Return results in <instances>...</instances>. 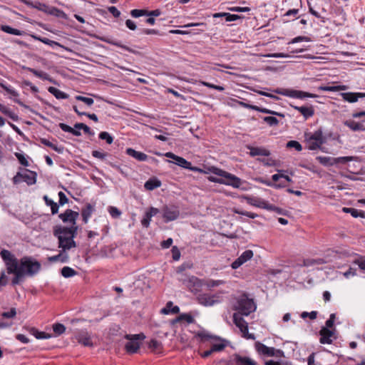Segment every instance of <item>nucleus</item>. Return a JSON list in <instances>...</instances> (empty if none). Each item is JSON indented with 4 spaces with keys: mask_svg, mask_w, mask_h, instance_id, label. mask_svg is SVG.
<instances>
[{
    "mask_svg": "<svg viewBox=\"0 0 365 365\" xmlns=\"http://www.w3.org/2000/svg\"><path fill=\"white\" fill-rule=\"evenodd\" d=\"M78 226L65 227L61 225L56 226L53 228V235L58 238V247L63 250H69L76 247L74 238L77 235Z\"/></svg>",
    "mask_w": 365,
    "mask_h": 365,
    "instance_id": "f257e3e1",
    "label": "nucleus"
},
{
    "mask_svg": "<svg viewBox=\"0 0 365 365\" xmlns=\"http://www.w3.org/2000/svg\"><path fill=\"white\" fill-rule=\"evenodd\" d=\"M1 257L6 263L7 267V272L14 275L12 279V284H19L23 277V259H18L6 250H3L1 253Z\"/></svg>",
    "mask_w": 365,
    "mask_h": 365,
    "instance_id": "f03ea898",
    "label": "nucleus"
},
{
    "mask_svg": "<svg viewBox=\"0 0 365 365\" xmlns=\"http://www.w3.org/2000/svg\"><path fill=\"white\" fill-rule=\"evenodd\" d=\"M210 171L215 175L222 177L223 185H230L235 188H241L242 190H245V188L242 187L244 182L238 177L215 167H212L210 169Z\"/></svg>",
    "mask_w": 365,
    "mask_h": 365,
    "instance_id": "7ed1b4c3",
    "label": "nucleus"
},
{
    "mask_svg": "<svg viewBox=\"0 0 365 365\" xmlns=\"http://www.w3.org/2000/svg\"><path fill=\"white\" fill-rule=\"evenodd\" d=\"M304 137L308 148L311 150L320 148L322 145L326 142V138L323 135L322 129H319L314 133H306Z\"/></svg>",
    "mask_w": 365,
    "mask_h": 365,
    "instance_id": "20e7f679",
    "label": "nucleus"
},
{
    "mask_svg": "<svg viewBox=\"0 0 365 365\" xmlns=\"http://www.w3.org/2000/svg\"><path fill=\"white\" fill-rule=\"evenodd\" d=\"M235 309L238 311L239 314L248 316L256 309L254 301L249 299L246 294L241 295L237 302Z\"/></svg>",
    "mask_w": 365,
    "mask_h": 365,
    "instance_id": "39448f33",
    "label": "nucleus"
},
{
    "mask_svg": "<svg viewBox=\"0 0 365 365\" xmlns=\"http://www.w3.org/2000/svg\"><path fill=\"white\" fill-rule=\"evenodd\" d=\"M125 338L128 339V341L125 345L126 351L129 354H134L137 352L140 348L139 340H143L145 336L143 334H138L126 335Z\"/></svg>",
    "mask_w": 365,
    "mask_h": 365,
    "instance_id": "423d86ee",
    "label": "nucleus"
},
{
    "mask_svg": "<svg viewBox=\"0 0 365 365\" xmlns=\"http://www.w3.org/2000/svg\"><path fill=\"white\" fill-rule=\"evenodd\" d=\"M274 92L277 94H280L285 96H289L295 98H316L317 96L315 94H312L310 93L297 91L292 89H284V88H277L274 90Z\"/></svg>",
    "mask_w": 365,
    "mask_h": 365,
    "instance_id": "0eeeda50",
    "label": "nucleus"
},
{
    "mask_svg": "<svg viewBox=\"0 0 365 365\" xmlns=\"http://www.w3.org/2000/svg\"><path fill=\"white\" fill-rule=\"evenodd\" d=\"M255 348L257 352L264 356L282 357L284 355L282 350L269 347L259 341L255 343Z\"/></svg>",
    "mask_w": 365,
    "mask_h": 365,
    "instance_id": "6e6552de",
    "label": "nucleus"
},
{
    "mask_svg": "<svg viewBox=\"0 0 365 365\" xmlns=\"http://www.w3.org/2000/svg\"><path fill=\"white\" fill-rule=\"evenodd\" d=\"M233 320L235 325L240 329L242 334V336L246 339H255L254 334H249L248 324L247 322L241 317V314L235 313L233 314Z\"/></svg>",
    "mask_w": 365,
    "mask_h": 365,
    "instance_id": "1a4fd4ad",
    "label": "nucleus"
},
{
    "mask_svg": "<svg viewBox=\"0 0 365 365\" xmlns=\"http://www.w3.org/2000/svg\"><path fill=\"white\" fill-rule=\"evenodd\" d=\"M317 160L323 165L329 166L337 163H346L354 160V157L345 156L339 158H331L327 156H318Z\"/></svg>",
    "mask_w": 365,
    "mask_h": 365,
    "instance_id": "9d476101",
    "label": "nucleus"
},
{
    "mask_svg": "<svg viewBox=\"0 0 365 365\" xmlns=\"http://www.w3.org/2000/svg\"><path fill=\"white\" fill-rule=\"evenodd\" d=\"M41 264L29 257H24V276L33 277L38 272Z\"/></svg>",
    "mask_w": 365,
    "mask_h": 365,
    "instance_id": "9b49d317",
    "label": "nucleus"
},
{
    "mask_svg": "<svg viewBox=\"0 0 365 365\" xmlns=\"http://www.w3.org/2000/svg\"><path fill=\"white\" fill-rule=\"evenodd\" d=\"M167 158H171L175 160V163L182 168H187L192 171H197L202 173V170L197 167H192L190 162H188L185 158L178 156L173 153L168 152L165 154Z\"/></svg>",
    "mask_w": 365,
    "mask_h": 365,
    "instance_id": "f8f14e48",
    "label": "nucleus"
},
{
    "mask_svg": "<svg viewBox=\"0 0 365 365\" xmlns=\"http://www.w3.org/2000/svg\"><path fill=\"white\" fill-rule=\"evenodd\" d=\"M163 217L165 222L177 220L180 216V210L175 205H166L162 209Z\"/></svg>",
    "mask_w": 365,
    "mask_h": 365,
    "instance_id": "ddd939ff",
    "label": "nucleus"
},
{
    "mask_svg": "<svg viewBox=\"0 0 365 365\" xmlns=\"http://www.w3.org/2000/svg\"><path fill=\"white\" fill-rule=\"evenodd\" d=\"M247 202L248 204L259 207L266 209L267 210H276L279 211V209L276 207L275 206L272 205L268 204L265 200L258 198V197H245Z\"/></svg>",
    "mask_w": 365,
    "mask_h": 365,
    "instance_id": "4468645a",
    "label": "nucleus"
},
{
    "mask_svg": "<svg viewBox=\"0 0 365 365\" xmlns=\"http://www.w3.org/2000/svg\"><path fill=\"white\" fill-rule=\"evenodd\" d=\"M79 214L78 212L68 209L63 213L60 214L58 217L63 221V222L71 225L70 227H73L77 226L76 220Z\"/></svg>",
    "mask_w": 365,
    "mask_h": 365,
    "instance_id": "2eb2a0df",
    "label": "nucleus"
},
{
    "mask_svg": "<svg viewBox=\"0 0 365 365\" xmlns=\"http://www.w3.org/2000/svg\"><path fill=\"white\" fill-rule=\"evenodd\" d=\"M186 286L192 292H198L200 291L202 286H204V280H201L196 277L191 276L188 277L187 281L183 280Z\"/></svg>",
    "mask_w": 365,
    "mask_h": 365,
    "instance_id": "dca6fc26",
    "label": "nucleus"
},
{
    "mask_svg": "<svg viewBox=\"0 0 365 365\" xmlns=\"http://www.w3.org/2000/svg\"><path fill=\"white\" fill-rule=\"evenodd\" d=\"M75 338L78 343L86 346H92L91 335L86 330H81L74 333Z\"/></svg>",
    "mask_w": 365,
    "mask_h": 365,
    "instance_id": "f3484780",
    "label": "nucleus"
},
{
    "mask_svg": "<svg viewBox=\"0 0 365 365\" xmlns=\"http://www.w3.org/2000/svg\"><path fill=\"white\" fill-rule=\"evenodd\" d=\"M253 257V252L250 250H245L242 254L232 263V268L235 269L242 264L250 260Z\"/></svg>",
    "mask_w": 365,
    "mask_h": 365,
    "instance_id": "a211bd4d",
    "label": "nucleus"
},
{
    "mask_svg": "<svg viewBox=\"0 0 365 365\" xmlns=\"http://www.w3.org/2000/svg\"><path fill=\"white\" fill-rule=\"evenodd\" d=\"M198 302L205 307H211L216 304H219V300L212 299L210 294H202L197 297Z\"/></svg>",
    "mask_w": 365,
    "mask_h": 365,
    "instance_id": "6ab92c4d",
    "label": "nucleus"
},
{
    "mask_svg": "<svg viewBox=\"0 0 365 365\" xmlns=\"http://www.w3.org/2000/svg\"><path fill=\"white\" fill-rule=\"evenodd\" d=\"M159 212L158 208L150 207L148 210H147L145 213L143 218L141 220V224L145 227H148L150 225V222L153 216L156 215Z\"/></svg>",
    "mask_w": 365,
    "mask_h": 365,
    "instance_id": "aec40b11",
    "label": "nucleus"
},
{
    "mask_svg": "<svg viewBox=\"0 0 365 365\" xmlns=\"http://www.w3.org/2000/svg\"><path fill=\"white\" fill-rule=\"evenodd\" d=\"M319 334L321 336L319 340L321 344H331L332 340L331 339V337L334 334V332L331 330L329 329L327 327H322V329L319 331Z\"/></svg>",
    "mask_w": 365,
    "mask_h": 365,
    "instance_id": "412c9836",
    "label": "nucleus"
},
{
    "mask_svg": "<svg viewBox=\"0 0 365 365\" xmlns=\"http://www.w3.org/2000/svg\"><path fill=\"white\" fill-rule=\"evenodd\" d=\"M342 98L349 103H355L356 102L359 98H364L365 93H341Z\"/></svg>",
    "mask_w": 365,
    "mask_h": 365,
    "instance_id": "4be33fe9",
    "label": "nucleus"
},
{
    "mask_svg": "<svg viewBox=\"0 0 365 365\" xmlns=\"http://www.w3.org/2000/svg\"><path fill=\"white\" fill-rule=\"evenodd\" d=\"M292 107L298 110L305 119L312 117L314 114V110L312 106H292Z\"/></svg>",
    "mask_w": 365,
    "mask_h": 365,
    "instance_id": "5701e85b",
    "label": "nucleus"
},
{
    "mask_svg": "<svg viewBox=\"0 0 365 365\" xmlns=\"http://www.w3.org/2000/svg\"><path fill=\"white\" fill-rule=\"evenodd\" d=\"M67 250H63V249H61L59 254L49 257L48 258V260L51 262H61L62 263H66L68 262L69 257L68 255L66 253Z\"/></svg>",
    "mask_w": 365,
    "mask_h": 365,
    "instance_id": "b1692460",
    "label": "nucleus"
},
{
    "mask_svg": "<svg viewBox=\"0 0 365 365\" xmlns=\"http://www.w3.org/2000/svg\"><path fill=\"white\" fill-rule=\"evenodd\" d=\"M126 154L129 156L134 158L138 161H145L148 159V155L142 152L136 151L133 148H127L125 151Z\"/></svg>",
    "mask_w": 365,
    "mask_h": 365,
    "instance_id": "393cba45",
    "label": "nucleus"
},
{
    "mask_svg": "<svg viewBox=\"0 0 365 365\" xmlns=\"http://www.w3.org/2000/svg\"><path fill=\"white\" fill-rule=\"evenodd\" d=\"M37 173L34 171L24 169V182L29 185H34L36 182Z\"/></svg>",
    "mask_w": 365,
    "mask_h": 365,
    "instance_id": "a878e982",
    "label": "nucleus"
},
{
    "mask_svg": "<svg viewBox=\"0 0 365 365\" xmlns=\"http://www.w3.org/2000/svg\"><path fill=\"white\" fill-rule=\"evenodd\" d=\"M95 210L94 205H92L90 203L86 204V207L81 210V215L83 217V220L85 223L88 222L89 218L91 217L92 213Z\"/></svg>",
    "mask_w": 365,
    "mask_h": 365,
    "instance_id": "bb28decb",
    "label": "nucleus"
},
{
    "mask_svg": "<svg viewBox=\"0 0 365 365\" xmlns=\"http://www.w3.org/2000/svg\"><path fill=\"white\" fill-rule=\"evenodd\" d=\"M248 149L250 150V155L251 156H269L270 155V152L263 148L259 147H248Z\"/></svg>",
    "mask_w": 365,
    "mask_h": 365,
    "instance_id": "cd10ccee",
    "label": "nucleus"
},
{
    "mask_svg": "<svg viewBox=\"0 0 365 365\" xmlns=\"http://www.w3.org/2000/svg\"><path fill=\"white\" fill-rule=\"evenodd\" d=\"M29 333L34 336L36 339H50L51 337V335L50 334H47L43 331H39L38 330L34 329V328H27L26 329Z\"/></svg>",
    "mask_w": 365,
    "mask_h": 365,
    "instance_id": "c85d7f7f",
    "label": "nucleus"
},
{
    "mask_svg": "<svg viewBox=\"0 0 365 365\" xmlns=\"http://www.w3.org/2000/svg\"><path fill=\"white\" fill-rule=\"evenodd\" d=\"M250 109H252V110H257V111H259V112H261L263 113L278 115V116H280L282 118L284 116V114H282V113H278V112H276V111H274V110H269V109H267L265 108H260L257 106L250 105Z\"/></svg>",
    "mask_w": 365,
    "mask_h": 365,
    "instance_id": "c756f323",
    "label": "nucleus"
},
{
    "mask_svg": "<svg viewBox=\"0 0 365 365\" xmlns=\"http://www.w3.org/2000/svg\"><path fill=\"white\" fill-rule=\"evenodd\" d=\"M161 182L155 178L149 179L145 182L144 187L148 190H153L160 187Z\"/></svg>",
    "mask_w": 365,
    "mask_h": 365,
    "instance_id": "7c9ffc66",
    "label": "nucleus"
},
{
    "mask_svg": "<svg viewBox=\"0 0 365 365\" xmlns=\"http://www.w3.org/2000/svg\"><path fill=\"white\" fill-rule=\"evenodd\" d=\"M344 123L354 131L365 130V128L362 124L354 120H346Z\"/></svg>",
    "mask_w": 365,
    "mask_h": 365,
    "instance_id": "2f4dec72",
    "label": "nucleus"
},
{
    "mask_svg": "<svg viewBox=\"0 0 365 365\" xmlns=\"http://www.w3.org/2000/svg\"><path fill=\"white\" fill-rule=\"evenodd\" d=\"M48 91L49 93L53 94L57 99H66L68 97V96L66 93L60 91L59 89L55 87L50 86L48 88Z\"/></svg>",
    "mask_w": 365,
    "mask_h": 365,
    "instance_id": "473e14b6",
    "label": "nucleus"
},
{
    "mask_svg": "<svg viewBox=\"0 0 365 365\" xmlns=\"http://www.w3.org/2000/svg\"><path fill=\"white\" fill-rule=\"evenodd\" d=\"M237 365H257V363L252 359L246 356H237L236 357Z\"/></svg>",
    "mask_w": 365,
    "mask_h": 365,
    "instance_id": "72a5a7b5",
    "label": "nucleus"
},
{
    "mask_svg": "<svg viewBox=\"0 0 365 365\" xmlns=\"http://www.w3.org/2000/svg\"><path fill=\"white\" fill-rule=\"evenodd\" d=\"M225 284V281L217 279H207L204 280V286H205L208 289H211L213 287L220 286Z\"/></svg>",
    "mask_w": 365,
    "mask_h": 365,
    "instance_id": "f704fd0d",
    "label": "nucleus"
},
{
    "mask_svg": "<svg viewBox=\"0 0 365 365\" xmlns=\"http://www.w3.org/2000/svg\"><path fill=\"white\" fill-rule=\"evenodd\" d=\"M41 143L43 145L52 148L53 150H54L55 151H56L58 153H62L63 152V150H64L63 147L58 146L57 145L53 143L52 142L49 141L47 139H45V138L41 139Z\"/></svg>",
    "mask_w": 365,
    "mask_h": 365,
    "instance_id": "c9c22d12",
    "label": "nucleus"
},
{
    "mask_svg": "<svg viewBox=\"0 0 365 365\" xmlns=\"http://www.w3.org/2000/svg\"><path fill=\"white\" fill-rule=\"evenodd\" d=\"M343 211L346 213H350L354 217H364V216H365L364 212L359 211L358 210L354 209V208L344 207Z\"/></svg>",
    "mask_w": 365,
    "mask_h": 365,
    "instance_id": "e433bc0d",
    "label": "nucleus"
},
{
    "mask_svg": "<svg viewBox=\"0 0 365 365\" xmlns=\"http://www.w3.org/2000/svg\"><path fill=\"white\" fill-rule=\"evenodd\" d=\"M346 88L345 86H320L319 90L324 91H339L345 90Z\"/></svg>",
    "mask_w": 365,
    "mask_h": 365,
    "instance_id": "4c0bfd02",
    "label": "nucleus"
},
{
    "mask_svg": "<svg viewBox=\"0 0 365 365\" xmlns=\"http://www.w3.org/2000/svg\"><path fill=\"white\" fill-rule=\"evenodd\" d=\"M76 273L77 272L73 269L69 267H64L61 269V274L66 278L73 277L76 275Z\"/></svg>",
    "mask_w": 365,
    "mask_h": 365,
    "instance_id": "58836bf2",
    "label": "nucleus"
},
{
    "mask_svg": "<svg viewBox=\"0 0 365 365\" xmlns=\"http://www.w3.org/2000/svg\"><path fill=\"white\" fill-rule=\"evenodd\" d=\"M75 128L83 129L85 133L88 134L90 135H93L94 132L91 130V128L83 123H77L75 124Z\"/></svg>",
    "mask_w": 365,
    "mask_h": 365,
    "instance_id": "ea45409f",
    "label": "nucleus"
},
{
    "mask_svg": "<svg viewBox=\"0 0 365 365\" xmlns=\"http://www.w3.org/2000/svg\"><path fill=\"white\" fill-rule=\"evenodd\" d=\"M45 11L58 17H61L65 15V14L62 11L54 7L48 8L47 6V9L45 10Z\"/></svg>",
    "mask_w": 365,
    "mask_h": 365,
    "instance_id": "a19ab883",
    "label": "nucleus"
},
{
    "mask_svg": "<svg viewBox=\"0 0 365 365\" xmlns=\"http://www.w3.org/2000/svg\"><path fill=\"white\" fill-rule=\"evenodd\" d=\"M24 4H27L29 6H31L32 7L36 8V9H38L40 11H45V10L47 9V6L45 4H41L38 1H36L34 4H33V3L30 2V1L24 0Z\"/></svg>",
    "mask_w": 365,
    "mask_h": 365,
    "instance_id": "79ce46f5",
    "label": "nucleus"
},
{
    "mask_svg": "<svg viewBox=\"0 0 365 365\" xmlns=\"http://www.w3.org/2000/svg\"><path fill=\"white\" fill-rule=\"evenodd\" d=\"M53 330L57 335H61L65 332L66 327L62 324L56 323L53 325Z\"/></svg>",
    "mask_w": 365,
    "mask_h": 365,
    "instance_id": "37998d69",
    "label": "nucleus"
},
{
    "mask_svg": "<svg viewBox=\"0 0 365 365\" xmlns=\"http://www.w3.org/2000/svg\"><path fill=\"white\" fill-rule=\"evenodd\" d=\"M263 120L266 122L269 126H275L279 123V120L274 116H266L263 118Z\"/></svg>",
    "mask_w": 365,
    "mask_h": 365,
    "instance_id": "c03bdc74",
    "label": "nucleus"
},
{
    "mask_svg": "<svg viewBox=\"0 0 365 365\" xmlns=\"http://www.w3.org/2000/svg\"><path fill=\"white\" fill-rule=\"evenodd\" d=\"M178 319L185 321L187 324H192L195 322V319L190 314H181L178 316Z\"/></svg>",
    "mask_w": 365,
    "mask_h": 365,
    "instance_id": "a18cd8bd",
    "label": "nucleus"
},
{
    "mask_svg": "<svg viewBox=\"0 0 365 365\" xmlns=\"http://www.w3.org/2000/svg\"><path fill=\"white\" fill-rule=\"evenodd\" d=\"M148 11L145 9H133L130 14L134 18H138L142 16H147Z\"/></svg>",
    "mask_w": 365,
    "mask_h": 365,
    "instance_id": "49530a36",
    "label": "nucleus"
},
{
    "mask_svg": "<svg viewBox=\"0 0 365 365\" xmlns=\"http://www.w3.org/2000/svg\"><path fill=\"white\" fill-rule=\"evenodd\" d=\"M1 29L4 32L10 34H14V35H21V33L19 30L11 28L9 26H2Z\"/></svg>",
    "mask_w": 365,
    "mask_h": 365,
    "instance_id": "de8ad7c7",
    "label": "nucleus"
},
{
    "mask_svg": "<svg viewBox=\"0 0 365 365\" xmlns=\"http://www.w3.org/2000/svg\"><path fill=\"white\" fill-rule=\"evenodd\" d=\"M108 210L113 218H118L121 215V212L116 207L110 206Z\"/></svg>",
    "mask_w": 365,
    "mask_h": 365,
    "instance_id": "09e8293b",
    "label": "nucleus"
},
{
    "mask_svg": "<svg viewBox=\"0 0 365 365\" xmlns=\"http://www.w3.org/2000/svg\"><path fill=\"white\" fill-rule=\"evenodd\" d=\"M99 138L101 140H105L108 144H111L113 141V138L108 132L106 131L101 132L99 134Z\"/></svg>",
    "mask_w": 365,
    "mask_h": 365,
    "instance_id": "8fccbe9b",
    "label": "nucleus"
},
{
    "mask_svg": "<svg viewBox=\"0 0 365 365\" xmlns=\"http://www.w3.org/2000/svg\"><path fill=\"white\" fill-rule=\"evenodd\" d=\"M76 99L77 101L83 102L84 103H86L88 106H91V105H93V102H94L93 98H88V97H84V96H76Z\"/></svg>",
    "mask_w": 365,
    "mask_h": 365,
    "instance_id": "3c124183",
    "label": "nucleus"
},
{
    "mask_svg": "<svg viewBox=\"0 0 365 365\" xmlns=\"http://www.w3.org/2000/svg\"><path fill=\"white\" fill-rule=\"evenodd\" d=\"M233 211H234L235 213L240 214V215H245V216H247V217H248L250 218H252V219H254V218L257 217V214H255V213H252V212H250L242 211V210H240L238 209H234Z\"/></svg>",
    "mask_w": 365,
    "mask_h": 365,
    "instance_id": "603ef678",
    "label": "nucleus"
},
{
    "mask_svg": "<svg viewBox=\"0 0 365 365\" xmlns=\"http://www.w3.org/2000/svg\"><path fill=\"white\" fill-rule=\"evenodd\" d=\"M233 211H234L235 213L240 214V215H245V216H247V217H248L250 218H252V219H254V218L257 217V214H255V213H252V212H250L242 211V210H240L238 209H234Z\"/></svg>",
    "mask_w": 365,
    "mask_h": 365,
    "instance_id": "864d4df0",
    "label": "nucleus"
},
{
    "mask_svg": "<svg viewBox=\"0 0 365 365\" xmlns=\"http://www.w3.org/2000/svg\"><path fill=\"white\" fill-rule=\"evenodd\" d=\"M287 148H294L297 151H301L302 150V145L299 142H297L296 140H290V141H289L287 143Z\"/></svg>",
    "mask_w": 365,
    "mask_h": 365,
    "instance_id": "5fc2aeb1",
    "label": "nucleus"
},
{
    "mask_svg": "<svg viewBox=\"0 0 365 365\" xmlns=\"http://www.w3.org/2000/svg\"><path fill=\"white\" fill-rule=\"evenodd\" d=\"M200 83L205 86L217 90L219 91H223L225 90V88L221 86H216L206 81H200Z\"/></svg>",
    "mask_w": 365,
    "mask_h": 365,
    "instance_id": "6e6d98bb",
    "label": "nucleus"
},
{
    "mask_svg": "<svg viewBox=\"0 0 365 365\" xmlns=\"http://www.w3.org/2000/svg\"><path fill=\"white\" fill-rule=\"evenodd\" d=\"M354 263L357 264L359 267L365 270V257H359L354 261Z\"/></svg>",
    "mask_w": 365,
    "mask_h": 365,
    "instance_id": "4d7b16f0",
    "label": "nucleus"
},
{
    "mask_svg": "<svg viewBox=\"0 0 365 365\" xmlns=\"http://www.w3.org/2000/svg\"><path fill=\"white\" fill-rule=\"evenodd\" d=\"M317 312L316 311H312L311 312H303L301 314V317L302 319L309 317L311 319H315L317 318Z\"/></svg>",
    "mask_w": 365,
    "mask_h": 365,
    "instance_id": "13d9d810",
    "label": "nucleus"
},
{
    "mask_svg": "<svg viewBox=\"0 0 365 365\" xmlns=\"http://www.w3.org/2000/svg\"><path fill=\"white\" fill-rule=\"evenodd\" d=\"M310 41H311L310 38H309L307 36H299L295 37L293 39H292V41L289 43H296L301 42V41L309 42Z\"/></svg>",
    "mask_w": 365,
    "mask_h": 365,
    "instance_id": "bf43d9fd",
    "label": "nucleus"
},
{
    "mask_svg": "<svg viewBox=\"0 0 365 365\" xmlns=\"http://www.w3.org/2000/svg\"><path fill=\"white\" fill-rule=\"evenodd\" d=\"M225 347V345L222 343L219 344H215L211 347V351L215 352V351H220L223 350Z\"/></svg>",
    "mask_w": 365,
    "mask_h": 365,
    "instance_id": "052dcab7",
    "label": "nucleus"
},
{
    "mask_svg": "<svg viewBox=\"0 0 365 365\" xmlns=\"http://www.w3.org/2000/svg\"><path fill=\"white\" fill-rule=\"evenodd\" d=\"M58 197H59V204L61 205H63L64 204L68 202V199L66 197V195L64 194V192H63L61 191L59 192H58Z\"/></svg>",
    "mask_w": 365,
    "mask_h": 365,
    "instance_id": "680f3d73",
    "label": "nucleus"
},
{
    "mask_svg": "<svg viewBox=\"0 0 365 365\" xmlns=\"http://www.w3.org/2000/svg\"><path fill=\"white\" fill-rule=\"evenodd\" d=\"M92 155L94 158L103 160L106 157L107 154L106 153H103V152H101V151H98V150H93L92 152Z\"/></svg>",
    "mask_w": 365,
    "mask_h": 365,
    "instance_id": "e2e57ef3",
    "label": "nucleus"
},
{
    "mask_svg": "<svg viewBox=\"0 0 365 365\" xmlns=\"http://www.w3.org/2000/svg\"><path fill=\"white\" fill-rule=\"evenodd\" d=\"M173 305V304L172 302H168L166 304L165 307L161 309V313L164 314H170V310L172 309Z\"/></svg>",
    "mask_w": 365,
    "mask_h": 365,
    "instance_id": "0e129e2a",
    "label": "nucleus"
},
{
    "mask_svg": "<svg viewBox=\"0 0 365 365\" xmlns=\"http://www.w3.org/2000/svg\"><path fill=\"white\" fill-rule=\"evenodd\" d=\"M172 253H173V259L175 261L178 260L180 257V252L177 247H173L172 248Z\"/></svg>",
    "mask_w": 365,
    "mask_h": 365,
    "instance_id": "69168bd1",
    "label": "nucleus"
},
{
    "mask_svg": "<svg viewBox=\"0 0 365 365\" xmlns=\"http://www.w3.org/2000/svg\"><path fill=\"white\" fill-rule=\"evenodd\" d=\"M16 309L12 308L9 312H6L2 313V317L5 318H12L16 315Z\"/></svg>",
    "mask_w": 365,
    "mask_h": 365,
    "instance_id": "338daca9",
    "label": "nucleus"
},
{
    "mask_svg": "<svg viewBox=\"0 0 365 365\" xmlns=\"http://www.w3.org/2000/svg\"><path fill=\"white\" fill-rule=\"evenodd\" d=\"M108 11L113 14L115 17H119L120 15V11L115 6H110L108 7Z\"/></svg>",
    "mask_w": 365,
    "mask_h": 365,
    "instance_id": "774afa93",
    "label": "nucleus"
}]
</instances>
